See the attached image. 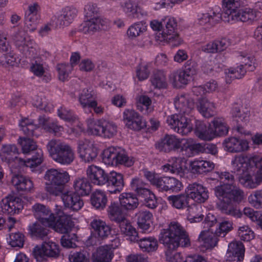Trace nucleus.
I'll use <instances>...</instances> for the list:
<instances>
[{"instance_id":"1","label":"nucleus","mask_w":262,"mask_h":262,"mask_svg":"<svg viewBox=\"0 0 262 262\" xmlns=\"http://www.w3.org/2000/svg\"><path fill=\"white\" fill-rule=\"evenodd\" d=\"M215 174L224 183L214 188L215 195L220 200L217 204V208L227 215L235 218L241 217L242 212L234 204H239L243 200L244 191L234 185V177L229 172L216 171Z\"/></svg>"},{"instance_id":"2","label":"nucleus","mask_w":262,"mask_h":262,"mask_svg":"<svg viewBox=\"0 0 262 262\" xmlns=\"http://www.w3.org/2000/svg\"><path fill=\"white\" fill-rule=\"evenodd\" d=\"M174 103L180 113L168 116L166 122L174 132L182 135H186L192 131V125L185 115L189 114L193 108L194 102L190 100L185 94H180L175 98Z\"/></svg>"},{"instance_id":"3","label":"nucleus","mask_w":262,"mask_h":262,"mask_svg":"<svg viewBox=\"0 0 262 262\" xmlns=\"http://www.w3.org/2000/svg\"><path fill=\"white\" fill-rule=\"evenodd\" d=\"M166 250L177 249L179 247H187L190 245L186 231L178 222L171 223L168 227L161 230L159 238Z\"/></svg>"},{"instance_id":"4","label":"nucleus","mask_w":262,"mask_h":262,"mask_svg":"<svg viewBox=\"0 0 262 262\" xmlns=\"http://www.w3.org/2000/svg\"><path fill=\"white\" fill-rule=\"evenodd\" d=\"M47 148L52 159L63 165L71 164L75 158L73 148L65 142L52 139L47 145Z\"/></svg>"},{"instance_id":"5","label":"nucleus","mask_w":262,"mask_h":262,"mask_svg":"<svg viewBox=\"0 0 262 262\" xmlns=\"http://www.w3.org/2000/svg\"><path fill=\"white\" fill-rule=\"evenodd\" d=\"M183 140L173 135H165L155 144V147L160 151L169 153L181 149L182 151L189 149L190 150L201 151L203 147L200 144H190L186 142L182 144Z\"/></svg>"},{"instance_id":"6","label":"nucleus","mask_w":262,"mask_h":262,"mask_svg":"<svg viewBox=\"0 0 262 262\" xmlns=\"http://www.w3.org/2000/svg\"><path fill=\"white\" fill-rule=\"evenodd\" d=\"M44 178L46 191L51 195L59 196L62 194L64 185L69 181L70 177L66 171L51 168L46 172Z\"/></svg>"},{"instance_id":"7","label":"nucleus","mask_w":262,"mask_h":262,"mask_svg":"<svg viewBox=\"0 0 262 262\" xmlns=\"http://www.w3.org/2000/svg\"><path fill=\"white\" fill-rule=\"evenodd\" d=\"M88 132L91 135L110 139L117 133V126L112 121L104 119L95 120L89 118L86 120Z\"/></svg>"},{"instance_id":"8","label":"nucleus","mask_w":262,"mask_h":262,"mask_svg":"<svg viewBox=\"0 0 262 262\" xmlns=\"http://www.w3.org/2000/svg\"><path fill=\"white\" fill-rule=\"evenodd\" d=\"M38 124L35 123L34 121L28 118H24L19 121V126L23 133L29 137H37L38 134L36 130L39 126H41L43 129L46 130L51 121L50 118L45 115L39 116L38 118Z\"/></svg>"},{"instance_id":"9","label":"nucleus","mask_w":262,"mask_h":262,"mask_svg":"<svg viewBox=\"0 0 262 262\" xmlns=\"http://www.w3.org/2000/svg\"><path fill=\"white\" fill-rule=\"evenodd\" d=\"M112 243L98 247L92 253L91 262H111L114 257V249L120 245V239L116 237L111 240Z\"/></svg>"},{"instance_id":"10","label":"nucleus","mask_w":262,"mask_h":262,"mask_svg":"<svg viewBox=\"0 0 262 262\" xmlns=\"http://www.w3.org/2000/svg\"><path fill=\"white\" fill-rule=\"evenodd\" d=\"M163 24L165 28H163L162 33H159V35H161L162 37L160 41L171 42L173 46H179L181 41L176 33L177 29L176 19L173 17H166L163 20Z\"/></svg>"},{"instance_id":"11","label":"nucleus","mask_w":262,"mask_h":262,"mask_svg":"<svg viewBox=\"0 0 262 262\" xmlns=\"http://www.w3.org/2000/svg\"><path fill=\"white\" fill-rule=\"evenodd\" d=\"M18 153L15 145H5L1 149V156L2 160L8 163L10 167L17 168L21 167V164L24 163V159L17 157Z\"/></svg>"},{"instance_id":"12","label":"nucleus","mask_w":262,"mask_h":262,"mask_svg":"<svg viewBox=\"0 0 262 262\" xmlns=\"http://www.w3.org/2000/svg\"><path fill=\"white\" fill-rule=\"evenodd\" d=\"M33 255L37 261L45 257L57 258L59 255V246L55 243L45 242L41 245H36L33 250Z\"/></svg>"},{"instance_id":"13","label":"nucleus","mask_w":262,"mask_h":262,"mask_svg":"<svg viewBox=\"0 0 262 262\" xmlns=\"http://www.w3.org/2000/svg\"><path fill=\"white\" fill-rule=\"evenodd\" d=\"M13 39L16 47L26 57L33 55L35 43L27 37L25 31H17L14 34Z\"/></svg>"},{"instance_id":"14","label":"nucleus","mask_w":262,"mask_h":262,"mask_svg":"<svg viewBox=\"0 0 262 262\" xmlns=\"http://www.w3.org/2000/svg\"><path fill=\"white\" fill-rule=\"evenodd\" d=\"M125 126L134 130H140L146 127V122L143 117L133 109H125L123 113Z\"/></svg>"},{"instance_id":"15","label":"nucleus","mask_w":262,"mask_h":262,"mask_svg":"<svg viewBox=\"0 0 262 262\" xmlns=\"http://www.w3.org/2000/svg\"><path fill=\"white\" fill-rule=\"evenodd\" d=\"M77 151L80 158L85 162L94 161L98 155V148L89 140L79 141Z\"/></svg>"},{"instance_id":"16","label":"nucleus","mask_w":262,"mask_h":262,"mask_svg":"<svg viewBox=\"0 0 262 262\" xmlns=\"http://www.w3.org/2000/svg\"><path fill=\"white\" fill-rule=\"evenodd\" d=\"M21 199L14 195H10L3 199L1 202V208L4 213L12 215L18 214L24 207Z\"/></svg>"},{"instance_id":"17","label":"nucleus","mask_w":262,"mask_h":262,"mask_svg":"<svg viewBox=\"0 0 262 262\" xmlns=\"http://www.w3.org/2000/svg\"><path fill=\"white\" fill-rule=\"evenodd\" d=\"M56 214L58 219L56 222L55 221L54 222V224L51 227L57 232L62 234L68 233L74 225L71 216L64 213L60 208L56 209Z\"/></svg>"},{"instance_id":"18","label":"nucleus","mask_w":262,"mask_h":262,"mask_svg":"<svg viewBox=\"0 0 262 262\" xmlns=\"http://www.w3.org/2000/svg\"><path fill=\"white\" fill-rule=\"evenodd\" d=\"M32 209L35 217L39 221H41L45 225L51 226L54 224L56 217L46 205L36 203L32 206Z\"/></svg>"},{"instance_id":"19","label":"nucleus","mask_w":262,"mask_h":262,"mask_svg":"<svg viewBox=\"0 0 262 262\" xmlns=\"http://www.w3.org/2000/svg\"><path fill=\"white\" fill-rule=\"evenodd\" d=\"M107 187V191L111 194L119 193L123 189L124 182L123 175L113 171L107 174L105 184Z\"/></svg>"},{"instance_id":"20","label":"nucleus","mask_w":262,"mask_h":262,"mask_svg":"<svg viewBox=\"0 0 262 262\" xmlns=\"http://www.w3.org/2000/svg\"><path fill=\"white\" fill-rule=\"evenodd\" d=\"M245 247L241 242L230 243L226 253L225 262H242L245 255Z\"/></svg>"},{"instance_id":"21","label":"nucleus","mask_w":262,"mask_h":262,"mask_svg":"<svg viewBox=\"0 0 262 262\" xmlns=\"http://www.w3.org/2000/svg\"><path fill=\"white\" fill-rule=\"evenodd\" d=\"M186 191L190 199L198 203H204L209 197L207 188L199 183L189 184Z\"/></svg>"},{"instance_id":"22","label":"nucleus","mask_w":262,"mask_h":262,"mask_svg":"<svg viewBox=\"0 0 262 262\" xmlns=\"http://www.w3.org/2000/svg\"><path fill=\"white\" fill-rule=\"evenodd\" d=\"M88 179L94 185L103 186L106 183L107 173L100 167L92 165L86 170Z\"/></svg>"},{"instance_id":"23","label":"nucleus","mask_w":262,"mask_h":262,"mask_svg":"<svg viewBox=\"0 0 262 262\" xmlns=\"http://www.w3.org/2000/svg\"><path fill=\"white\" fill-rule=\"evenodd\" d=\"M40 8L37 3L30 4L25 14V25L30 31H33L36 28V24L39 17Z\"/></svg>"},{"instance_id":"24","label":"nucleus","mask_w":262,"mask_h":262,"mask_svg":"<svg viewBox=\"0 0 262 262\" xmlns=\"http://www.w3.org/2000/svg\"><path fill=\"white\" fill-rule=\"evenodd\" d=\"M183 187V185L179 180L173 177H160L157 186V189L161 191L178 192Z\"/></svg>"},{"instance_id":"25","label":"nucleus","mask_w":262,"mask_h":262,"mask_svg":"<svg viewBox=\"0 0 262 262\" xmlns=\"http://www.w3.org/2000/svg\"><path fill=\"white\" fill-rule=\"evenodd\" d=\"M61 199L65 207L74 211H78L83 206V201L80 195L73 192L62 193Z\"/></svg>"},{"instance_id":"26","label":"nucleus","mask_w":262,"mask_h":262,"mask_svg":"<svg viewBox=\"0 0 262 262\" xmlns=\"http://www.w3.org/2000/svg\"><path fill=\"white\" fill-rule=\"evenodd\" d=\"M93 236L98 240L106 238L111 233V227L101 220H94L91 223Z\"/></svg>"},{"instance_id":"27","label":"nucleus","mask_w":262,"mask_h":262,"mask_svg":"<svg viewBox=\"0 0 262 262\" xmlns=\"http://www.w3.org/2000/svg\"><path fill=\"white\" fill-rule=\"evenodd\" d=\"M106 23L105 19L99 17H95L84 21L80 26V30L85 34H93L94 32L103 29Z\"/></svg>"},{"instance_id":"28","label":"nucleus","mask_w":262,"mask_h":262,"mask_svg":"<svg viewBox=\"0 0 262 262\" xmlns=\"http://www.w3.org/2000/svg\"><path fill=\"white\" fill-rule=\"evenodd\" d=\"M214 168L213 162L202 159H196L190 162L189 170L193 174H204Z\"/></svg>"},{"instance_id":"29","label":"nucleus","mask_w":262,"mask_h":262,"mask_svg":"<svg viewBox=\"0 0 262 262\" xmlns=\"http://www.w3.org/2000/svg\"><path fill=\"white\" fill-rule=\"evenodd\" d=\"M224 145L225 149L230 152H238L248 149V143L246 140H240L235 137H231L225 140Z\"/></svg>"},{"instance_id":"30","label":"nucleus","mask_w":262,"mask_h":262,"mask_svg":"<svg viewBox=\"0 0 262 262\" xmlns=\"http://www.w3.org/2000/svg\"><path fill=\"white\" fill-rule=\"evenodd\" d=\"M119 199L120 204L126 213L134 210L139 205L137 196L132 193H122Z\"/></svg>"},{"instance_id":"31","label":"nucleus","mask_w":262,"mask_h":262,"mask_svg":"<svg viewBox=\"0 0 262 262\" xmlns=\"http://www.w3.org/2000/svg\"><path fill=\"white\" fill-rule=\"evenodd\" d=\"M234 18L231 23L241 21L242 22H251L260 17V12L256 10L245 8L239 9L236 14H234Z\"/></svg>"},{"instance_id":"32","label":"nucleus","mask_w":262,"mask_h":262,"mask_svg":"<svg viewBox=\"0 0 262 262\" xmlns=\"http://www.w3.org/2000/svg\"><path fill=\"white\" fill-rule=\"evenodd\" d=\"M217 236L215 232L213 233L209 229L202 231L199 235L198 240L201 243V246L204 247L206 249H209L214 248L217 245L219 241Z\"/></svg>"},{"instance_id":"33","label":"nucleus","mask_w":262,"mask_h":262,"mask_svg":"<svg viewBox=\"0 0 262 262\" xmlns=\"http://www.w3.org/2000/svg\"><path fill=\"white\" fill-rule=\"evenodd\" d=\"M123 9L127 16L132 18L141 19L147 15L146 11L131 1H126L123 6Z\"/></svg>"},{"instance_id":"34","label":"nucleus","mask_w":262,"mask_h":262,"mask_svg":"<svg viewBox=\"0 0 262 262\" xmlns=\"http://www.w3.org/2000/svg\"><path fill=\"white\" fill-rule=\"evenodd\" d=\"M238 0H223V13L225 21L231 22L234 18V14H236L239 9Z\"/></svg>"},{"instance_id":"35","label":"nucleus","mask_w":262,"mask_h":262,"mask_svg":"<svg viewBox=\"0 0 262 262\" xmlns=\"http://www.w3.org/2000/svg\"><path fill=\"white\" fill-rule=\"evenodd\" d=\"M48 226L41 221H36L30 224L28 226V233L32 237L43 239L49 233Z\"/></svg>"},{"instance_id":"36","label":"nucleus","mask_w":262,"mask_h":262,"mask_svg":"<svg viewBox=\"0 0 262 262\" xmlns=\"http://www.w3.org/2000/svg\"><path fill=\"white\" fill-rule=\"evenodd\" d=\"M167 200L169 204L178 209H185L190 205V199L186 190L185 193L170 195Z\"/></svg>"},{"instance_id":"37","label":"nucleus","mask_w":262,"mask_h":262,"mask_svg":"<svg viewBox=\"0 0 262 262\" xmlns=\"http://www.w3.org/2000/svg\"><path fill=\"white\" fill-rule=\"evenodd\" d=\"M11 182L18 191H29L33 187L32 181L29 178L21 174H14Z\"/></svg>"},{"instance_id":"38","label":"nucleus","mask_w":262,"mask_h":262,"mask_svg":"<svg viewBox=\"0 0 262 262\" xmlns=\"http://www.w3.org/2000/svg\"><path fill=\"white\" fill-rule=\"evenodd\" d=\"M182 163L181 158L173 157L168 161V163L162 166V169L165 172L182 177L184 174V171L182 168Z\"/></svg>"},{"instance_id":"39","label":"nucleus","mask_w":262,"mask_h":262,"mask_svg":"<svg viewBox=\"0 0 262 262\" xmlns=\"http://www.w3.org/2000/svg\"><path fill=\"white\" fill-rule=\"evenodd\" d=\"M195 133L201 139L206 141L211 140L214 138L211 124L207 126L204 122L197 121L195 122Z\"/></svg>"},{"instance_id":"40","label":"nucleus","mask_w":262,"mask_h":262,"mask_svg":"<svg viewBox=\"0 0 262 262\" xmlns=\"http://www.w3.org/2000/svg\"><path fill=\"white\" fill-rule=\"evenodd\" d=\"M29 154L31 155V157L26 160H24V163L21 164V167L26 166L30 167L32 171H33L42 163L43 161V151L40 148H37Z\"/></svg>"},{"instance_id":"41","label":"nucleus","mask_w":262,"mask_h":262,"mask_svg":"<svg viewBox=\"0 0 262 262\" xmlns=\"http://www.w3.org/2000/svg\"><path fill=\"white\" fill-rule=\"evenodd\" d=\"M120 229L121 232L126 236H129L131 242H136L139 235L136 228L134 227L130 222L125 217L122 221L117 223Z\"/></svg>"},{"instance_id":"42","label":"nucleus","mask_w":262,"mask_h":262,"mask_svg":"<svg viewBox=\"0 0 262 262\" xmlns=\"http://www.w3.org/2000/svg\"><path fill=\"white\" fill-rule=\"evenodd\" d=\"M73 187L75 193L81 196L89 195L92 190L89 180L84 177L77 178L74 182Z\"/></svg>"},{"instance_id":"43","label":"nucleus","mask_w":262,"mask_h":262,"mask_svg":"<svg viewBox=\"0 0 262 262\" xmlns=\"http://www.w3.org/2000/svg\"><path fill=\"white\" fill-rule=\"evenodd\" d=\"M136 216L139 229L142 232L148 231L151 223L152 213L149 211L141 210L136 214Z\"/></svg>"},{"instance_id":"44","label":"nucleus","mask_w":262,"mask_h":262,"mask_svg":"<svg viewBox=\"0 0 262 262\" xmlns=\"http://www.w3.org/2000/svg\"><path fill=\"white\" fill-rule=\"evenodd\" d=\"M107 212L110 219L117 223L126 217V212L118 203L111 202L108 207Z\"/></svg>"},{"instance_id":"45","label":"nucleus","mask_w":262,"mask_h":262,"mask_svg":"<svg viewBox=\"0 0 262 262\" xmlns=\"http://www.w3.org/2000/svg\"><path fill=\"white\" fill-rule=\"evenodd\" d=\"M197 109L204 117L210 118L214 115L215 106L213 102L203 98L199 100Z\"/></svg>"},{"instance_id":"46","label":"nucleus","mask_w":262,"mask_h":262,"mask_svg":"<svg viewBox=\"0 0 262 262\" xmlns=\"http://www.w3.org/2000/svg\"><path fill=\"white\" fill-rule=\"evenodd\" d=\"M136 242L138 243L140 248L143 252H154L156 251L158 247L157 239L152 236L141 237L139 235L138 239Z\"/></svg>"},{"instance_id":"47","label":"nucleus","mask_w":262,"mask_h":262,"mask_svg":"<svg viewBox=\"0 0 262 262\" xmlns=\"http://www.w3.org/2000/svg\"><path fill=\"white\" fill-rule=\"evenodd\" d=\"M248 158L244 155L236 156L232 161L233 170L232 172L241 176L244 174L248 166Z\"/></svg>"},{"instance_id":"48","label":"nucleus","mask_w":262,"mask_h":262,"mask_svg":"<svg viewBox=\"0 0 262 262\" xmlns=\"http://www.w3.org/2000/svg\"><path fill=\"white\" fill-rule=\"evenodd\" d=\"M91 201L92 206L97 209H103L107 202V196L105 192L96 190L91 196Z\"/></svg>"},{"instance_id":"49","label":"nucleus","mask_w":262,"mask_h":262,"mask_svg":"<svg viewBox=\"0 0 262 262\" xmlns=\"http://www.w3.org/2000/svg\"><path fill=\"white\" fill-rule=\"evenodd\" d=\"M211 123L212 124V131L214 134V137L215 136H224L227 134L228 128L223 118H214Z\"/></svg>"},{"instance_id":"50","label":"nucleus","mask_w":262,"mask_h":262,"mask_svg":"<svg viewBox=\"0 0 262 262\" xmlns=\"http://www.w3.org/2000/svg\"><path fill=\"white\" fill-rule=\"evenodd\" d=\"M134 163L133 158L128 157L126 152L123 149L120 147L118 148L114 165L117 166L120 164L126 167H130L134 164Z\"/></svg>"},{"instance_id":"51","label":"nucleus","mask_w":262,"mask_h":262,"mask_svg":"<svg viewBox=\"0 0 262 262\" xmlns=\"http://www.w3.org/2000/svg\"><path fill=\"white\" fill-rule=\"evenodd\" d=\"M191 77L182 71H174L169 75V79L174 86H177L179 84H187L190 81Z\"/></svg>"},{"instance_id":"52","label":"nucleus","mask_w":262,"mask_h":262,"mask_svg":"<svg viewBox=\"0 0 262 262\" xmlns=\"http://www.w3.org/2000/svg\"><path fill=\"white\" fill-rule=\"evenodd\" d=\"M238 179L243 186L250 189L256 188L262 182V178L259 176L253 178L250 175L246 174L245 176H239Z\"/></svg>"},{"instance_id":"53","label":"nucleus","mask_w":262,"mask_h":262,"mask_svg":"<svg viewBox=\"0 0 262 262\" xmlns=\"http://www.w3.org/2000/svg\"><path fill=\"white\" fill-rule=\"evenodd\" d=\"M150 81L155 88L160 89L167 86L166 75L163 71H155L151 77Z\"/></svg>"},{"instance_id":"54","label":"nucleus","mask_w":262,"mask_h":262,"mask_svg":"<svg viewBox=\"0 0 262 262\" xmlns=\"http://www.w3.org/2000/svg\"><path fill=\"white\" fill-rule=\"evenodd\" d=\"M146 30V23L143 21H140L134 23L130 26L127 31L129 37L135 38L141 35Z\"/></svg>"},{"instance_id":"55","label":"nucleus","mask_w":262,"mask_h":262,"mask_svg":"<svg viewBox=\"0 0 262 262\" xmlns=\"http://www.w3.org/2000/svg\"><path fill=\"white\" fill-rule=\"evenodd\" d=\"M118 148V147L111 146L104 150L102 154V160L105 164L114 165Z\"/></svg>"},{"instance_id":"56","label":"nucleus","mask_w":262,"mask_h":262,"mask_svg":"<svg viewBox=\"0 0 262 262\" xmlns=\"http://www.w3.org/2000/svg\"><path fill=\"white\" fill-rule=\"evenodd\" d=\"M94 92L90 88L83 89L79 96V101L84 109H86L89 104L92 102Z\"/></svg>"},{"instance_id":"57","label":"nucleus","mask_w":262,"mask_h":262,"mask_svg":"<svg viewBox=\"0 0 262 262\" xmlns=\"http://www.w3.org/2000/svg\"><path fill=\"white\" fill-rule=\"evenodd\" d=\"M70 262H90V253L85 250L71 252L69 256Z\"/></svg>"},{"instance_id":"58","label":"nucleus","mask_w":262,"mask_h":262,"mask_svg":"<svg viewBox=\"0 0 262 262\" xmlns=\"http://www.w3.org/2000/svg\"><path fill=\"white\" fill-rule=\"evenodd\" d=\"M18 143L20 145L22 151L24 154H29L38 148L36 143L30 138H19Z\"/></svg>"},{"instance_id":"59","label":"nucleus","mask_w":262,"mask_h":262,"mask_svg":"<svg viewBox=\"0 0 262 262\" xmlns=\"http://www.w3.org/2000/svg\"><path fill=\"white\" fill-rule=\"evenodd\" d=\"M224 18L223 13H221L217 10L213 11L210 13L204 14L201 18V21L206 23V20L211 25H215Z\"/></svg>"},{"instance_id":"60","label":"nucleus","mask_w":262,"mask_h":262,"mask_svg":"<svg viewBox=\"0 0 262 262\" xmlns=\"http://www.w3.org/2000/svg\"><path fill=\"white\" fill-rule=\"evenodd\" d=\"M25 237L21 232L12 233L9 235V243L12 247L21 248L24 245Z\"/></svg>"},{"instance_id":"61","label":"nucleus","mask_w":262,"mask_h":262,"mask_svg":"<svg viewBox=\"0 0 262 262\" xmlns=\"http://www.w3.org/2000/svg\"><path fill=\"white\" fill-rule=\"evenodd\" d=\"M246 72L243 64H241L236 68H230L226 72V78L230 77L232 79H240L245 75Z\"/></svg>"},{"instance_id":"62","label":"nucleus","mask_w":262,"mask_h":262,"mask_svg":"<svg viewBox=\"0 0 262 262\" xmlns=\"http://www.w3.org/2000/svg\"><path fill=\"white\" fill-rule=\"evenodd\" d=\"M57 69L58 71L59 78L60 80L64 81L69 77L73 68L72 65L69 64L61 63L57 66Z\"/></svg>"},{"instance_id":"63","label":"nucleus","mask_w":262,"mask_h":262,"mask_svg":"<svg viewBox=\"0 0 262 262\" xmlns=\"http://www.w3.org/2000/svg\"><path fill=\"white\" fill-rule=\"evenodd\" d=\"M232 229V223L229 221H225L219 223V228H216L215 232L218 236L224 237Z\"/></svg>"},{"instance_id":"64","label":"nucleus","mask_w":262,"mask_h":262,"mask_svg":"<svg viewBox=\"0 0 262 262\" xmlns=\"http://www.w3.org/2000/svg\"><path fill=\"white\" fill-rule=\"evenodd\" d=\"M249 202L254 207L258 209L262 207V190H257L248 197Z\"/></svg>"}]
</instances>
